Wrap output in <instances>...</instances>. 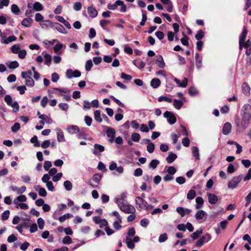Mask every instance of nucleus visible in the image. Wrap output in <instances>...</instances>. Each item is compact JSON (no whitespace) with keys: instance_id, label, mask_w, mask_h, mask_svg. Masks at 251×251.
Segmentation results:
<instances>
[{"instance_id":"f257e3e1","label":"nucleus","mask_w":251,"mask_h":251,"mask_svg":"<svg viewBox=\"0 0 251 251\" xmlns=\"http://www.w3.org/2000/svg\"><path fill=\"white\" fill-rule=\"evenodd\" d=\"M243 108L245 111L243 112L242 115L241 126L244 129H246L251 119V105L249 104H245Z\"/></svg>"},{"instance_id":"f03ea898","label":"nucleus","mask_w":251,"mask_h":251,"mask_svg":"<svg viewBox=\"0 0 251 251\" xmlns=\"http://www.w3.org/2000/svg\"><path fill=\"white\" fill-rule=\"evenodd\" d=\"M107 8L110 10L118 9L121 12H125L126 10V5L124 4V1L120 0H117L113 4H108Z\"/></svg>"},{"instance_id":"7ed1b4c3","label":"nucleus","mask_w":251,"mask_h":251,"mask_svg":"<svg viewBox=\"0 0 251 251\" xmlns=\"http://www.w3.org/2000/svg\"><path fill=\"white\" fill-rule=\"evenodd\" d=\"M243 176L240 175L237 176L233 177L228 183V188L230 189H233L237 187L239 183L243 179Z\"/></svg>"},{"instance_id":"20e7f679","label":"nucleus","mask_w":251,"mask_h":251,"mask_svg":"<svg viewBox=\"0 0 251 251\" xmlns=\"http://www.w3.org/2000/svg\"><path fill=\"white\" fill-rule=\"evenodd\" d=\"M163 116L167 119L168 122L170 125H173L176 123V119L173 112L167 111L163 114Z\"/></svg>"},{"instance_id":"39448f33","label":"nucleus","mask_w":251,"mask_h":251,"mask_svg":"<svg viewBox=\"0 0 251 251\" xmlns=\"http://www.w3.org/2000/svg\"><path fill=\"white\" fill-rule=\"evenodd\" d=\"M35 20L38 22H40V24L43 28L52 26V23L50 21L44 20V17H35Z\"/></svg>"},{"instance_id":"423d86ee","label":"nucleus","mask_w":251,"mask_h":251,"mask_svg":"<svg viewBox=\"0 0 251 251\" xmlns=\"http://www.w3.org/2000/svg\"><path fill=\"white\" fill-rule=\"evenodd\" d=\"M101 179V175L100 174H96L93 176L92 180L96 183V184H93L91 181L88 182V184L93 188H97Z\"/></svg>"},{"instance_id":"0eeeda50","label":"nucleus","mask_w":251,"mask_h":251,"mask_svg":"<svg viewBox=\"0 0 251 251\" xmlns=\"http://www.w3.org/2000/svg\"><path fill=\"white\" fill-rule=\"evenodd\" d=\"M121 210L127 214L134 213L135 212V208L130 204H125L122 207Z\"/></svg>"},{"instance_id":"6e6552de","label":"nucleus","mask_w":251,"mask_h":251,"mask_svg":"<svg viewBox=\"0 0 251 251\" xmlns=\"http://www.w3.org/2000/svg\"><path fill=\"white\" fill-rule=\"evenodd\" d=\"M147 201L144 199H142L139 197H136L135 203L138 209L140 210L144 208V205L147 204Z\"/></svg>"},{"instance_id":"1a4fd4ad","label":"nucleus","mask_w":251,"mask_h":251,"mask_svg":"<svg viewBox=\"0 0 251 251\" xmlns=\"http://www.w3.org/2000/svg\"><path fill=\"white\" fill-rule=\"evenodd\" d=\"M10 189L13 191L16 192L17 194L21 195L26 191V188L25 186H22L20 188H18L17 186L11 185L10 187Z\"/></svg>"},{"instance_id":"9d476101","label":"nucleus","mask_w":251,"mask_h":251,"mask_svg":"<svg viewBox=\"0 0 251 251\" xmlns=\"http://www.w3.org/2000/svg\"><path fill=\"white\" fill-rule=\"evenodd\" d=\"M231 128L232 126L231 124L229 122H226L223 127V134L226 135L229 134L231 132Z\"/></svg>"},{"instance_id":"9b49d317","label":"nucleus","mask_w":251,"mask_h":251,"mask_svg":"<svg viewBox=\"0 0 251 251\" xmlns=\"http://www.w3.org/2000/svg\"><path fill=\"white\" fill-rule=\"evenodd\" d=\"M208 197V202L211 204H215L218 201V198L215 194L211 193L207 194Z\"/></svg>"},{"instance_id":"f8f14e48","label":"nucleus","mask_w":251,"mask_h":251,"mask_svg":"<svg viewBox=\"0 0 251 251\" xmlns=\"http://www.w3.org/2000/svg\"><path fill=\"white\" fill-rule=\"evenodd\" d=\"M67 130L70 134H74L79 132V129L77 126L71 125L67 127Z\"/></svg>"},{"instance_id":"ddd939ff","label":"nucleus","mask_w":251,"mask_h":251,"mask_svg":"<svg viewBox=\"0 0 251 251\" xmlns=\"http://www.w3.org/2000/svg\"><path fill=\"white\" fill-rule=\"evenodd\" d=\"M151 86L153 89H156L159 87L161 84V81L158 78H153L151 79L150 83Z\"/></svg>"},{"instance_id":"4468645a","label":"nucleus","mask_w":251,"mask_h":251,"mask_svg":"<svg viewBox=\"0 0 251 251\" xmlns=\"http://www.w3.org/2000/svg\"><path fill=\"white\" fill-rule=\"evenodd\" d=\"M104 150V148L103 146L96 144L94 145V149L93 151V153L95 155H98L99 152H101Z\"/></svg>"},{"instance_id":"2eb2a0df","label":"nucleus","mask_w":251,"mask_h":251,"mask_svg":"<svg viewBox=\"0 0 251 251\" xmlns=\"http://www.w3.org/2000/svg\"><path fill=\"white\" fill-rule=\"evenodd\" d=\"M191 150L193 156L196 159V160H199L200 159V157L199 148L197 147H192Z\"/></svg>"},{"instance_id":"dca6fc26","label":"nucleus","mask_w":251,"mask_h":251,"mask_svg":"<svg viewBox=\"0 0 251 251\" xmlns=\"http://www.w3.org/2000/svg\"><path fill=\"white\" fill-rule=\"evenodd\" d=\"M177 158L176 154L174 153L173 152H170L168 156L166 157V160L168 163H173Z\"/></svg>"},{"instance_id":"f3484780","label":"nucleus","mask_w":251,"mask_h":251,"mask_svg":"<svg viewBox=\"0 0 251 251\" xmlns=\"http://www.w3.org/2000/svg\"><path fill=\"white\" fill-rule=\"evenodd\" d=\"M57 131V138L59 142H63L65 141V138L63 131L59 128L56 129Z\"/></svg>"},{"instance_id":"a211bd4d","label":"nucleus","mask_w":251,"mask_h":251,"mask_svg":"<svg viewBox=\"0 0 251 251\" xmlns=\"http://www.w3.org/2000/svg\"><path fill=\"white\" fill-rule=\"evenodd\" d=\"M206 215V213L202 210H199L195 214V218L198 221L201 220Z\"/></svg>"},{"instance_id":"6ab92c4d","label":"nucleus","mask_w":251,"mask_h":251,"mask_svg":"<svg viewBox=\"0 0 251 251\" xmlns=\"http://www.w3.org/2000/svg\"><path fill=\"white\" fill-rule=\"evenodd\" d=\"M156 62L157 64L158 67L161 68H163L165 66V62L161 55H159L157 57Z\"/></svg>"},{"instance_id":"aec40b11","label":"nucleus","mask_w":251,"mask_h":251,"mask_svg":"<svg viewBox=\"0 0 251 251\" xmlns=\"http://www.w3.org/2000/svg\"><path fill=\"white\" fill-rule=\"evenodd\" d=\"M196 208L197 209H199L202 207L204 201L203 199L201 197H199L196 199Z\"/></svg>"},{"instance_id":"412c9836","label":"nucleus","mask_w":251,"mask_h":251,"mask_svg":"<svg viewBox=\"0 0 251 251\" xmlns=\"http://www.w3.org/2000/svg\"><path fill=\"white\" fill-rule=\"evenodd\" d=\"M106 135L108 137H115L116 131L114 128L107 127Z\"/></svg>"},{"instance_id":"4be33fe9","label":"nucleus","mask_w":251,"mask_h":251,"mask_svg":"<svg viewBox=\"0 0 251 251\" xmlns=\"http://www.w3.org/2000/svg\"><path fill=\"white\" fill-rule=\"evenodd\" d=\"M32 21L30 17H27L22 21V25L25 27H28L31 25Z\"/></svg>"},{"instance_id":"5701e85b","label":"nucleus","mask_w":251,"mask_h":251,"mask_svg":"<svg viewBox=\"0 0 251 251\" xmlns=\"http://www.w3.org/2000/svg\"><path fill=\"white\" fill-rule=\"evenodd\" d=\"M66 48V46L62 43H58L53 47V50L56 53H59V51L62 48Z\"/></svg>"},{"instance_id":"b1692460","label":"nucleus","mask_w":251,"mask_h":251,"mask_svg":"<svg viewBox=\"0 0 251 251\" xmlns=\"http://www.w3.org/2000/svg\"><path fill=\"white\" fill-rule=\"evenodd\" d=\"M45 62L44 64L48 66H50L51 63L52 57L48 53H46L44 55Z\"/></svg>"},{"instance_id":"393cba45","label":"nucleus","mask_w":251,"mask_h":251,"mask_svg":"<svg viewBox=\"0 0 251 251\" xmlns=\"http://www.w3.org/2000/svg\"><path fill=\"white\" fill-rule=\"evenodd\" d=\"M245 47L246 48L247 50L246 51V54L247 55H250L251 54V41L248 40L245 44Z\"/></svg>"},{"instance_id":"a878e982","label":"nucleus","mask_w":251,"mask_h":251,"mask_svg":"<svg viewBox=\"0 0 251 251\" xmlns=\"http://www.w3.org/2000/svg\"><path fill=\"white\" fill-rule=\"evenodd\" d=\"M242 88L243 92L245 94L247 95V94H250L251 88L247 83H246V82L243 83V84L242 85Z\"/></svg>"},{"instance_id":"bb28decb","label":"nucleus","mask_w":251,"mask_h":251,"mask_svg":"<svg viewBox=\"0 0 251 251\" xmlns=\"http://www.w3.org/2000/svg\"><path fill=\"white\" fill-rule=\"evenodd\" d=\"M57 17V20L61 22V23H62L64 25L67 27L68 29H70L71 28V25L70 24V23L67 21L66 20H65L64 18H63V17Z\"/></svg>"},{"instance_id":"cd10ccee","label":"nucleus","mask_w":251,"mask_h":251,"mask_svg":"<svg viewBox=\"0 0 251 251\" xmlns=\"http://www.w3.org/2000/svg\"><path fill=\"white\" fill-rule=\"evenodd\" d=\"M183 104V102L180 100L175 99L173 100V105L177 109H180Z\"/></svg>"},{"instance_id":"c85d7f7f","label":"nucleus","mask_w":251,"mask_h":251,"mask_svg":"<svg viewBox=\"0 0 251 251\" xmlns=\"http://www.w3.org/2000/svg\"><path fill=\"white\" fill-rule=\"evenodd\" d=\"M16 39H17V38L15 36L11 35V36H9L6 39H4V40L2 39L1 41V42L3 44H7L9 43L13 42V41H16Z\"/></svg>"},{"instance_id":"c756f323","label":"nucleus","mask_w":251,"mask_h":251,"mask_svg":"<svg viewBox=\"0 0 251 251\" xmlns=\"http://www.w3.org/2000/svg\"><path fill=\"white\" fill-rule=\"evenodd\" d=\"M247 30L245 28V26H244L243 30L241 34H240L239 36V41L241 42L245 43V41L247 36Z\"/></svg>"},{"instance_id":"7c9ffc66","label":"nucleus","mask_w":251,"mask_h":251,"mask_svg":"<svg viewBox=\"0 0 251 251\" xmlns=\"http://www.w3.org/2000/svg\"><path fill=\"white\" fill-rule=\"evenodd\" d=\"M126 243L128 249H133L134 248V243L132 241L131 238H128V237H126Z\"/></svg>"},{"instance_id":"2f4dec72","label":"nucleus","mask_w":251,"mask_h":251,"mask_svg":"<svg viewBox=\"0 0 251 251\" xmlns=\"http://www.w3.org/2000/svg\"><path fill=\"white\" fill-rule=\"evenodd\" d=\"M95 120L99 123H101L102 121V118L101 117L100 111L99 110H96L94 112Z\"/></svg>"},{"instance_id":"473e14b6","label":"nucleus","mask_w":251,"mask_h":251,"mask_svg":"<svg viewBox=\"0 0 251 251\" xmlns=\"http://www.w3.org/2000/svg\"><path fill=\"white\" fill-rule=\"evenodd\" d=\"M58 31L62 33H66L65 28L58 23H55L53 25Z\"/></svg>"},{"instance_id":"72a5a7b5","label":"nucleus","mask_w":251,"mask_h":251,"mask_svg":"<svg viewBox=\"0 0 251 251\" xmlns=\"http://www.w3.org/2000/svg\"><path fill=\"white\" fill-rule=\"evenodd\" d=\"M63 186L68 191H71L73 188V185L72 182L69 180H66L64 182Z\"/></svg>"},{"instance_id":"f704fd0d","label":"nucleus","mask_w":251,"mask_h":251,"mask_svg":"<svg viewBox=\"0 0 251 251\" xmlns=\"http://www.w3.org/2000/svg\"><path fill=\"white\" fill-rule=\"evenodd\" d=\"M43 9L42 4L39 2H36L34 3L33 6V11H39Z\"/></svg>"},{"instance_id":"c9c22d12","label":"nucleus","mask_w":251,"mask_h":251,"mask_svg":"<svg viewBox=\"0 0 251 251\" xmlns=\"http://www.w3.org/2000/svg\"><path fill=\"white\" fill-rule=\"evenodd\" d=\"M88 13L90 16H97L98 15L97 10L92 6L88 7Z\"/></svg>"},{"instance_id":"e433bc0d","label":"nucleus","mask_w":251,"mask_h":251,"mask_svg":"<svg viewBox=\"0 0 251 251\" xmlns=\"http://www.w3.org/2000/svg\"><path fill=\"white\" fill-rule=\"evenodd\" d=\"M30 142L31 143L34 144V146L35 147H39L40 146L39 141L36 135H34L33 137L31 138L30 139Z\"/></svg>"},{"instance_id":"4c0bfd02","label":"nucleus","mask_w":251,"mask_h":251,"mask_svg":"<svg viewBox=\"0 0 251 251\" xmlns=\"http://www.w3.org/2000/svg\"><path fill=\"white\" fill-rule=\"evenodd\" d=\"M200 238L204 243H207L211 240V236L209 233H206L202 235Z\"/></svg>"},{"instance_id":"58836bf2","label":"nucleus","mask_w":251,"mask_h":251,"mask_svg":"<svg viewBox=\"0 0 251 251\" xmlns=\"http://www.w3.org/2000/svg\"><path fill=\"white\" fill-rule=\"evenodd\" d=\"M159 164V161L158 160L153 159L151 161L149 164V168H151L152 169H155Z\"/></svg>"},{"instance_id":"ea45409f","label":"nucleus","mask_w":251,"mask_h":251,"mask_svg":"<svg viewBox=\"0 0 251 251\" xmlns=\"http://www.w3.org/2000/svg\"><path fill=\"white\" fill-rule=\"evenodd\" d=\"M196 196V193L194 190H190L187 193V198L189 200H193Z\"/></svg>"},{"instance_id":"a19ab883","label":"nucleus","mask_w":251,"mask_h":251,"mask_svg":"<svg viewBox=\"0 0 251 251\" xmlns=\"http://www.w3.org/2000/svg\"><path fill=\"white\" fill-rule=\"evenodd\" d=\"M135 234V230L133 227H130L129 228L126 237H128V238H131L134 237Z\"/></svg>"},{"instance_id":"79ce46f5","label":"nucleus","mask_w":251,"mask_h":251,"mask_svg":"<svg viewBox=\"0 0 251 251\" xmlns=\"http://www.w3.org/2000/svg\"><path fill=\"white\" fill-rule=\"evenodd\" d=\"M8 67L9 69H14L19 67V63L17 61H13L10 62L9 64H7Z\"/></svg>"},{"instance_id":"37998d69","label":"nucleus","mask_w":251,"mask_h":251,"mask_svg":"<svg viewBox=\"0 0 251 251\" xmlns=\"http://www.w3.org/2000/svg\"><path fill=\"white\" fill-rule=\"evenodd\" d=\"M72 217V215L71 214L67 213V214H65L63 215V216L60 217L59 218L58 220L61 223H63L65 220H66L68 219H69L70 218H71Z\"/></svg>"},{"instance_id":"c03bdc74","label":"nucleus","mask_w":251,"mask_h":251,"mask_svg":"<svg viewBox=\"0 0 251 251\" xmlns=\"http://www.w3.org/2000/svg\"><path fill=\"white\" fill-rule=\"evenodd\" d=\"M25 80V84L27 86L33 87L34 85V81L31 77L24 78Z\"/></svg>"},{"instance_id":"a18cd8bd","label":"nucleus","mask_w":251,"mask_h":251,"mask_svg":"<svg viewBox=\"0 0 251 251\" xmlns=\"http://www.w3.org/2000/svg\"><path fill=\"white\" fill-rule=\"evenodd\" d=\"M11 11L15 15H18L20 14V9L18 6L15 4H13L11 6Z\"/></svg>"},{"instance_id":"49530a36","label":"nucleus","mask_w":251,"mask_h":251,"mask_svg":"<svg viewBox=\"0 0 251 251\" xmlns=\"http://www.w3.org/2000/svg\"><path fill=\"white\" fill-rule=\"evenodd\" d=\"M204 35V33L202 30H200L198 31L197 34L195 35V38L198 41L201 40Z\"/></svg>"},{"instance_id":"de8ad7c7","label":"nucleus","mask_w":251,"mask_h":251,"mask_svg":"<svg viewBox=\"0 0 251 251\" xmlns=\"http://www.w3.org/2000/svg\"><path fill=\"white\" fill-rule=\"evenodd\" d=\"M154 149L155 145L153 143L151 142L149 143L147 147V150L150 153H152L154 151Z\"/></svg>"},{"instance_id":"09e8293b","label":"nucleus","mask_w":251,"mask_h":251,"mask_svg":"<svg viewBox=\"0 0 251 251\" xmlns=\"http://www.w3.org/2000/svg\"><path fill=\"white\" fill-rule=\"evenodd\" d=\"M202 233L201 230H197L191 235V238L193 239H197L199 238L200 235Z\"/></svg>"},{"instance_id":"8fccbe9b","label":"nucleus","mask_w":251,"mask_h":251,"mask_svg":"<svg viewBox=\"0 0 251 251\" xmlns=\"http://www.w3.org/2000/svg\"><path fill=\"white\" fill-rule=\"evenodd\" d=\"M140 138H141L140 135L138 133H133L131 135V139L134 142H139Z\"/></svg>"},{"instance_id":"3c124183","label":"nucleus","mask_w":251,"mask_h":251,"mask_svg":"<svg viewBox=\"0 0 251 251\" xmlns=\"http://www.w3.org/2000/svg\"><path fill=\"white\" fill-rule=\"evenodd\" d=\"M176 212L180 214L181 217H183L186 214L185 208L182 207H178L176 209Z\"/></svg>"},{"instance_id":"603ef678","label":"nucleus","mask_w":251,"mask_h":251,"mask_svg":"<svg viewBox=\"0 0 251 251\" xmlns=\"http://www.w3.org/2000/svg\"><path fill=\"white\" fill-rule=\"evenodd\" d=\"M122 223V221H115L114 222L113 226L114 228L116 230H119L122 228L121 224Z\"/></svg>"},{"instance_id":"864d4df0","label":"nucleus","mask_w":251,"mask_h":251,"mask_svg":"<svg viewBox=\"0 0 251 251\" xmlns=\"http://www.w3.org/2000/svg\"><path fill=\"white\" fill-rule=\"evenodd\" d=\"M168 239V236L167 233H165L161 234L158 238V242L159 243H163Z\"/></svg>"},{"instance_id":"5fc2aeb1","label":"nucleus","mask_w":251,"mask_h":251,"mask_svg":"<svg viewBox=\"0 0 251 251\" xmlns=\"http://www.w3.org/2000/svg\"><path fill=\"white\" fill-rule=\"evenodd\" d=\"M93 63L91 60H88L85 64V70L86 71H90L93 67Z\"/></svg>"},{"instance_id":"6e6d98bb","label":"nucleus","mask_w":251,"mask_h":251,"mask_svg":"<svg viewBox=\"0 0 251 251\" xmlns=\"http://www.w3.org/2000/svg\"><path fill=\"white\" fill-rule=\"evenodd\" d=\"M32 73L31 71H28L26 72H22L21 73L22 77L23 78H26L28 77H31V76Z\"/></svg>"},{"instance_id":"4d7b16f0","label":"nucleus","mask_w":251,"mask_h":251,"mask_svg":"<svg viewBox=\"0 0 251 251\" xmlns=\"http://www.w3.org/2000/svg\"><path fill=\"white\" fill-rule=\"evenodd\" d=\"M183 35H184V37L180 39V41H181V43L184 46H188L189 45V42H188L189 38H188V37L186 35H185L184 34V33H183Z\"/></svg>"},{"instance_id":"13d9d810","label":"nucleus","mask_w":251,"mask_h":251,"mask_svg":"<svg viewBox=\"0 0 251 251\" xmlns=\"http://www.w3.org/2000/svg\"><path fill=\"white\" fill-rule=\"evenodd\" d=\"M158 100L159 102H162L163 101H165L168 102H172V100L171 98H169L168 97H165V96H160L158 98Z\"/></svg>"},{"instance_id":"bf43d9fd","label":"nucleus","mask_w":251,"mask_h":251,"mask_svg":"<svg viewBox=\"0 0 251 251\" xmlns=\"http://www.w3.org/2000/svg\"><path fill=\"white\" fill-rule=\"evenodd\" d=\"M10 214V211L8 210L4 211L1 215V219L3 221H6L7 220L9 217Z\"/></svg>"},{"instance_id":"052dcab7","label":"nucleus","mask_w":251,"mask_h":251,"mask_svg":"<svg viewBox=\"0 0 251 251\" xmlns=\"http://www.w3.org/2000/svg\"><path fill=\"white\" fill-rule=\"evenodd\" d=\"M20 125L18 123H15L11 127V130L13 132H17L20 128Z\"/></svg>"},{"instance_id":"680f3d73","label":"nucleus","mask_w":251,"mask_h":251,"mask_svg":"<svg viewBox=\"0 0 251 251\" xmlns=\"http://www.w3.org/2000/svg\"><path fill=\"white\" fill-rule=\"evenodd\" d=\"M110 23V21L107 20H101L100 21V24L101 27L104 29L106 30L105 27L107 25Z\"/></svg>"},{"instance_id":"e2e57ef3","label":"nucleus","mask_w":251,"mask_h":251,"mask_svg":"<svg viewBox=\"0 0 251 251\" xmlns=\"http://www.w3.org/2000/svg\"><path fill=\"white\" fill-rule=\"evenodd\" d=\"M62 173H59L54 175L52 177V180L54 182H57L60 180L61 177L62 176Z\"/></svg>"},{"instance_id":"0e129e2a","label":"nucleus","mask_w":251,"mask_h":251,"mask_svg":"<svg viewBox=\"0 0 251 251\" xmlns=\"http://www.w3.org/2000/svg\"><path fill=\"white\" fill-rule=\"evenodd\" d=\"M58 106L62 110L65 111H67L69 108V105L66 103H60Z\"/></svg>"},{"instance_id":"69168bd1","label":"nucleus","mask_w":251,"mask_h":251,"mask_svg":"<svg viewBox=\"0 0 251 251\" xmlns=\"http://www.w3.org/2000/svg\"><path fill=\"white\" fill-rule=\"evenodd\" d=\"M11 49L13 53H18L20 51V48L19 45L15 44L13 46H12Z\"/></svg>"},{"instance_id":"338daca9","label":"nucleus","mask_w":251,"mask_h":251,"mask_svg":"<svg viewBox=\"0 0 251 251\" xmlns=\"http://www.w3.org/2000/svg\"><path fill=\"white\" fill-rule=\"evenodd\" d=\"M176 181L177 183H178L180 185H181L185 182L186 179L185 177L183 176H178L176 178Z\"/></svg>"},{"instance_id":"774afa93","label":"nucleus","mask_w":251,"mask_h":251,"mask_svg":"<svg viewBox=\"0 0 251 251\" xmlns=\"http://www.w3.org/2000/svg\"><path fill=\"white\" fill-rule=\"evenodd\" d=\"M149 224V221L148 219L144 218L142 219L140 221V225L144 227H146Z\"/></svg>"}]
</instances>
